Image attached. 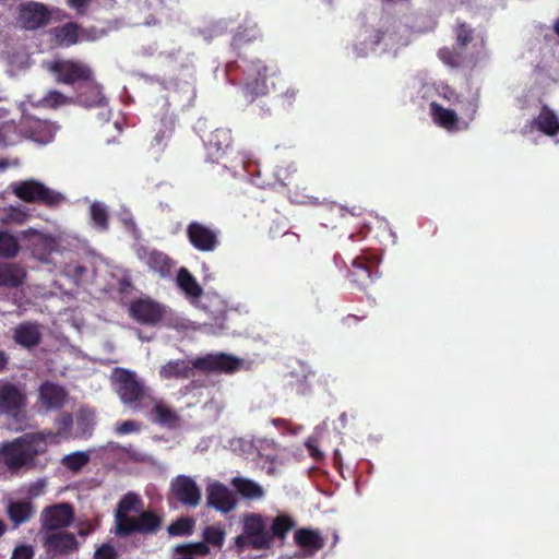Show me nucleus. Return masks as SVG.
Masks as SVG:
<instances>
[{"mask_svg":"<svg viewBox=\"0 0 559 559\" xmlns=\"http://www.w3.org/2000/svg\"><path fill=\"white\" fill-rule=\"evenodd\" d=\"M51 436L53 433L50 430L27 432L2 443L1 463L13 474L22 469L44 468L46 464H39L37 456L47 452V441Z\"/></svg>","mask_w":559,"mask_h":559,"instance_id":"obj_1","label":"nucleus"},{"mask_svg":"<svg viewBox=\"0 0 559 559\" xmlns=\"http://www.w3.org/2000/svg\"><path fill=\"white\" fill-rule=\"evenodd\" d=\"M143 508V501L134 492L126 493L117 504L115 511V534L126 538L132 534H157L164 523V516L155 511H142L138 516H131L130 512H139Z\"/></svg>","mask_w":559,"mask_h":559,"instance_id":"obj_2","label":"nucleus"},{"mask_svg":"<svg viewBox=\"0 0 559 559\" xmlns=\"http://www.w3.org/2000/svg\"><path fill=\"white\" fill-rule=\"evenodd\" d=\"M12 192L24 202L37 203L47 207L57 206L64 200L60 192H57L34 179H27L15 183L12 187Z\"/></svg>","mask_w":559,"mask_h":559,"instance_id":"obj_3","label":"nucleus"},{"mask_svg":"<svg viewBox=\"0 0 559 559\" xmlns=\"http://www.w3.org/2000/svg\"><path fill=\"white\" fill-rule=\"evenodd\" d=\"M111 380L115 391L123 404L133 405L145 395L143 382L131 370L116 368L112 371Z\"/></svg>","mask_w":559,"mask_h":559,"instance_id":"obj_4","label":"nucleus"},{"mask_svg":"<svg viewBox=\"0 0 559 559\" xmlns=\"http://www.w3.org/2000/svg\"><path fill=\"white\" fill-rule=\"evenodd\" d=\"M267 67L261 60L246 63L241 94L247 103H253L258 97L267 94Z\"/></svg>","mask_w":559,"mask_h":559,"instance_id":"obj_5","label":"nucleus"},{"mask_svg":"<svg viewBox=\"0 0 559 559\" xmlns=\"http://www.w3.org/2000/svg\"><path fill=\"white\" fill-rule=\"evenodd\" d=\"M48 70L56 75V80L63 84L93 82V71L80 61L56 60L48 66Z\"/></svg>","mask_w":559,"mask_h":559,"instance_id":"obj_6","label":"nucleus"},{"mask_svg":"<svg viewBox=\"0 0 559 559\" xmlns=\"http://www.w3.org/2000/svg\"><path fill=\"white\" fill-rule=\"evenodd\" d=\"M202 498L201 489L191 476L178 475L170 481L168 500L188 508H195Z\"/></svg>","mask_w":559,"mask_h":559,"instance_id":"obj_7","label":"nucleus"},{"mask_svg":"<svg viewBox=\"0 0 559 559\" xmlns=\"http://www.w3.org/2000/svg\"><path fill=\"white\" fill-rule=\"evenodd\" d=\"M27 397L19 385L3 381L0 382V414L17 420L25 411Z\"/></svg>","mask_w":559,"mask_h":559,"instance_id":"obj_8","label":"nucleus"},{"mask_svg":"<svg viewBox=\"0 0 559 559\" xmlns=\"http://www.w3.org/2000/svg\"><path fill=\"white\" fill-rule=\"evenodd\" d=\"M190 245L200 252H213L219 245V230L201 222L192 221L186 229Z\"/></svg>","mask_w":559,"mask_h":559,"instance_id":"obj_9","label":"nucleus"},{"mask_svg":"<svg viewBox=\"0 0 559 559\" xmlns=\"http://www.w3.org/2000/svg\"><path fill=\"white\" fill-rule=\"evenodd\" d=\"M57 129L58 127L55 123L33 116H23L21 119L23 138L41 145L53 140Z\"/></svg>","mask_w":559,"mask_h":559,"instance_id":"obj_10","label":"nucleus"},{"mask_svg":"<svg viewBox=\"0 0 559 559\" xmlns=\"http://www.w3.org/2000/svg\"><path fill=\"white\" fill-rule=\"evenodd\" d=\"M74 519V510L70 503L62 502L46 507L40 514L41 531L48 533L68 527Z\"/></svg>","mask_w":559,"mask_h":559,"instance_id":"obj_11","label":"nucleus"},{"mask_svg":"<svg viewBox=\"0 0 559 559\" xmlns=\"http://www.w3.org/2000/svg\"><path fill=\"white\" fill-rule=\"evenodd\" d=\"M129 312L136 322L145 325H155L163 320L166 309L153 299L139 298L131 302Z\"/></svg>","mask_w":559,"mask_h":559,"instance_id":"obj_12","label":"nucleus"},{"mask_svg":"<svg viewBox=\"0 0 559 559\" xmlns=\"http://www.w3.org/2000/svg\"><path fill=\"white\" fill-rule=\"evenodd\" d=\"M241 364V360L228 354H207L203 357H198L192 360L194 369L206 372H224L230 373L236 371Z\"/></svg>","mask_w":559,"mask_h":559,"instance_id":"obj_13","label":"nucleus"},{"mask_svg":"<svg viewBox=\"0 0 559 559\" xmlns=\"http://www.w3.org/2000/svg\"><path fill=\"white\" fill-rule=\"evenodd\" d=\"M242 530L253 539L251 543L252 549L267 550L271 548V538L266 530V522L261 514H246L242 519Z\"/></svg>","mask_w":559,"mask_h":559,"instance_id":"obj_14","label":"nucleus"},{"mask_svg":"<svg viewBox=\"0 0 559 559\" xmlns=\"http://www.w3.org/2000/svg\"><path fill=\"white\" fill-rule=\"evenodd\" d=\"M51 12L39 2L22 4L19 10V23L24 29L34 31L49 24Z\"/></svg>","mask_w":559,"mask_h":559,"instance_id":"obj_15","label":"nucleus"},{"mask_svg":"<svg viewBox=\"0 0 559 559\" xmlns=\"http://www.w3.org/2000/svg\"><path fill=\"white\" fill-rule=\"evenodd\" d=\"M207 504L222 513L231 512L237 506V499L228 487L219 481L210 484L206 488Z\"/></svg>","mask_w":559,"mask_h":559,"instance_id":"obj_16","label":"nucleus"},{"mask_svg":"<svg viewBox=\"0 0 559 559\" xmlns=\"http://www.w3.org/2000/svg\"><path fill=\"white\" fill-rule=\"evenodd\" d=\"M44 547L49 554L57 556L76 550L79 543L73 533L48 532L44 537Z\"/></svg>","mask_w":559,"mask_h":559,"instance_id":"obj_17","label":"nucleus"},{"mask_svg":"<svg viewBox=\"0 0 559 559\" xmlns=\"http://www.w3.org/2000/svg\"><path fill=\"white\" fill-rule=\"evenodd\" d=\"M12 337L21 347L32 349L41 343L40 325L32 321L22 322L13 330Z\"/></svg>","mask_w":559,"mask_h":559,"instance_id":"obj_18","label":"nucleus"},{"mask_svg":"<svg viewBox=\"0 0 559 559\" xmlns=\"http://www.w3.org/2000/svg\"><path fill=\"white\" fill-rule=\"evenodd\" d=\"M350 281L361 290H365L377 277V269L365 258H356L349 271Z\"/></svg>","mask_w":559,"mask_h":559,"instance_id":"obj_19","label":"nucleus"},{"mask_svg":"<svg viewBox=\"0 0 559 559\" xmlns=\"http://www.w3.org/2000/svg\"><path fill=\"white\" fill-rule=\"evenodd\" d=\"M231 132L225 128H217L211 132L205 141L207 154L213 159L222 157L231 146Z\"/></svg>","mask_w":559,"mask_h":559,"instance_id":"obj_20","label":"nucleus"},{"mask_svg":"<svg viewBox=\"0 0 559 559\" xmlns=\"http://www.w3.org/2000/svg\"><path fill=\"white\" fill-rule=\"evenodd\" d=\"M67 391L52 382H45L39 388V399L47 409H59L67 401Z\"/></svg>","mask_w":559,"mask_h":559,"instance_id":"obj_21","label":"nucleus"},{"mask_svg":"<svg viewBox=\"0 0 559 559\" xmlns=\"http://www.w3.org/2000/svg\"><path fill=\"white\" fill-rule=\"evenodd\" d=\"M531 130H537L548 136L559 133V118L548 106H543L539 115L530 122Z\"/></svg>","mask_w":559,"mask_h":559,"instance_id":"obj_22","label":"nucleus"},{"mask_svg":"<svg viewBox=\"0 0 559 559\" xmlns=\"http://www.w3.org/2000/svg\"><path fill=\"white\" fill-rule=\"evenodd\" d=\"M26 272L19 263L0 261V287L17 288L24 284Z\"/></svg>","mask_w":559,"mask_h":559,"instance_id":"obj_23","label":"nucleus"},{"mask_svg":"<svg viewBox=\"0 0 559 559\" xmlns=\"http://www.w3.org/2000/svg\"><path fill=\"white\" fill-rule=\"evenodd\" d=\"M34 513L35 507L28 500L10 501L7 508V514L14 527L29 521Z\"/></svg>","mask_w":559,"mask_h":559,"instance_id":"obj_24","label":"nucleus"},{"mask_svg":"<svg viewBox=\"0 0 559 559\" xmlns=\"http://www.w3.org/2000/svg\"><path fill=\"white\" fill-rule=\"evenodd\" d=\"M294 540L299 547L310 552H317L325 545L324 538L312 528L297 530L294 534Z\"/></svg>","mask_w":559,"mask_h":559,"instance_id":"obj_25","label":"nucleus"},{"mask_svg":"<svg viewBox=\"0 0 559 559\" xmlns=\"http://www.w3.org/2000/svg\"><path fill=\"white\" fill-rule=\"evenodd\" d=\"M150 419L168 429H175L179 426L180 417L176 411L171 409L166 404L158 402L151 409Z\"/></svg>","mask_w":559,"mask_h":559,"instance_id":"obj_26","label":"nucleus"},{"mask_svg":"<svg viewBox=\"0 0 559 559\" xmlns=\"http://www.w3.org/2000/svg\"><path fill=\"white\" fill-rule=\"evenodd\" d=\"M192 361L183 359L169 360L159 369V377L164 380L188 379L192 374Z\"/></svg>","mask_w":559,"mask_h":559,"instance_id":"obj_27","label":"nucleus"},{"mask_svg":"<svg viewBox=\"0 0 559 559\" xmlns=\"http://www.w3.org/2000/svg\"><path fill=\"white\" fill-rule=\"evenodd\" d=\"M144 259L148 269L159 274V276L166 277L171 273L174 262L166 253L152 250L145 253Z\"/></svg>","mask_w":559,"mask_h":559,"instance_id":"obj_28","label":"nucleus"},{"mask_svg":"<svg viewBox=\"0 0 559 559\" xmlns=\"http://www.w3.org/2000/svg\"><path fill=\"white\" fill-rule=\"evenodd\" d=\"M231 486L242 498L248 500H259L265 495L263 487L249 478L234 477Z\"/></svg>","mask_w":559,"mask_h":559,"instance_id":"obj_29","label":"nucleus"},{"mask_svg":"<svg viewBox=\"0 0 559 559\" xmlns=\"http://www.w3.org/2000/svg\"><path fill=\"white\" fill-rule=\"evenodd\" d=\"M433 121L441 128L452 131L457 129L459 118L454 110L442 107L436 102L430 104Z\"/></svg>","mask_w":559,"mask_h":559,"instance_id":"obj_30","label":"nucleus"},{"mask_svg":"<svg viewBox=\"0 0 559 559\" xmlns=\"http://www.w3.org/2000/svg\"><path fill=\"white\" fill-rule=\"evenodd\" d=\"M177 285L191 300H197L203 295L202 287L186 267L178 271Z\"/></svg>","mask_w":559,"mask_h":559,"instance_id":"obj_31","label":"nucleus"},{"mask_svg":"<svg viewBox=\"0 0 559 559\" xmlns=\"http://www.w3.org/2000/svg\"><path fill=\"white\" fill-rule=\"evenodd\" d=\"M296 522L292 516L281 513L274 516L271 521L269 536L271 538V547L275 538L284 540L287 534L295 527Z\"/></svg>","mask_w":559,"mask_h":559,"instance_id":"obj_32","label":"nucleus"},{"mask_svg":"<svg viewBox=\"0 0 559 559\" xmlns=\"http://www.w3.org/2000/svg\"><path fill=\"white\" fill-rule=\"evenodd\" d=\"M80 25L76 22H68L52 29L57 44L61 47H71L79 43Z\"/></svg>","mask_w":559,"mask_h":559,"instance_id":"obj_33","label":"nucleus"},{"mask_svg":"<svg viewBox=\"0 0 559 559\" xmlns=\"http://www.w3.org/2000/svg\"><path fill=\"white\" fill-rule=\"evenodd\" d=\"M274 177L281 186L286 187L289 191L299 188L300 179L293 163L276 166Z\"/></svg>","mask_w":559,"mask_h":559,"instance_id":"obj_34","label":"nucleus"},{"mask_svg":"<svg viewBox=\"0 0 559 559\" xmlns=\"http://www.w3.org/2000/svg\"><path fill=\"white\" fill-rule=\"evenodd\" d=\"M23 134L21 133V121H4L0 123V146L7 147L15 145L21 141Z\"/></svg>","mask_w":559,"mask_h":559,"instance_id":"obj_35","label":"nucleus"},{"mask_svg":"<svg viewBox=\"0 0 559 559\" xmlns=\"http://www.w3.org/2000/svg\"><path fill=\"white\" fill-rule=\"evenodd\" d=\"M78 99L81 105L88 108L102 107L106 103L100 86L95 83L87 86L85 92L80 93Z\"/></svg>","mask_w":559,"mask_h":559,"instance_id":"obj_36","label":"nucleus"},{"mask_svg":"<svg viewBox=\"0 0 559 559\" xmlns=\"http://www.w3.org/2000/svg\"><path fill=\"white\" fill-rule=\"evenodd\" d=\"M174 131L175 123L173 119L168 117L162 118L160 128L152 141V146L156 148V151H163L166 147L167 142L171 139Z\"/></svg>","mask_w":559,"mask_h":559,"instance_id":"obj_37","label":"nucleus"},{"mask_svg":"<svg viewBox=\"0 0 559 559\" xmlns=\"http://www.w3.org/2000/svg\"><path fill=\"white\" fill-rule=\"evenodd\" d=\"M21 246L17 238L7 230H0V257L13 259L19 254Z\"/></svg>","mask_w":559,"mask_h":559,"instance_id":"obj_38","label":"nucleus"},{"mask_svg":"<svg viewBox=\"0 0 559 559\" xmlns=\"http://www.w3.org/2000/svg\"><path fill=\"white\" fill-rule=\"evenodd\" d=\"M90 215L95 228L107 231L109 228V214L107 206L100 202H94L90 206Z\"/></svg>","mask_w":559,"mask_h":559,"instance_id":"obj_39","label":"nucleus"},{"mask_svg":"<svg viewBox=\"0 0 559 559\" xmlns=\"http://www.w3.org/2000/svg\"><path fill=\"white\" fill-rule=\"evenodd\" d=\"M90 452L76 451L64 455L61 464L70 472L78 473L90 462Z\"/></svg>","mask_w":559,"mask_h":559,"instance_id":"obj_40","label":"nucleus"},{"mask_svg":"<svg viewBox=\"0 0 559 559\" xmlns=\"http://www.w3.org/2000/svg\"><path fill=\"white\" fill-rule=\"evenodd\" d=\"M195 521L190 516H181L173 521L168 527L167 533L170 536H189L193 533Z\"/></svg>","mask_w":559,"mask_h":559,"instance_id":"obj_41","label":"nucleus"},{"mask_svg":"<svg viewBox=\"0 0 559 559\" xmlns=\"http://www.w3.org/2000/svg\"><path fill=\"white\" fill-rule=\"evenodd\" d=\"M456 45L464 49L474 39V29L465 22L457 23L455 27Z\"/></svg>","mask_w":559,"mask_h":559,"instance_id":"obj_42","label":"nucleus"},{"mask_svg":"<svg viewBox=\"0 0 559 559\" xmlns=\"http://www.w3.org/2000/svg\"><path fill=\"white\" fill-rule=\"evenodd\" d=\"M204 544L222 547L225 540V531L218 526H206L203 532Z\"/></svg>","mask_w":559,"mask_h":559,"instance_id":"obj_43","label":"nucleus"},{"mask_svg":"<svg viewBox=\"0 0 559 559\" xmlns=\"http://www.w3.org/2000/svg\"><path fill=\"white\" fill-rule=\"evenodd\" d=\"M438 56L443 63L452 68H459L462 64V53L448 47L440 49Z\"/></svg>","mask_w":559,"mask_h":559,"instance_id":"obj_44","label":"nucleus"},{"mask_svg":"<svg viewBox=\"0 0 559 559\" xmlns=\"http://www.w3.org/2000/svg\"><path fill=\"white\" fill-rule=\"evenodd\" d=\"M41 103L46 107L58 108L60 106H63V105L70 103V99L67 96H64L61 92L53 90V91H49L45 95Z\"/></svg>","mask_w":559,"mask_h":559,"instance_id":"obj_45","label":"nucleus"},{"mask_svg":"<svg viewBox=\"0 0 559 559\" xmlns=\"http://www.w3.org/2000/svg\"><path fill=\"white\" fill-rule=\"evenodd\" d=\"M57 424L59 427L58 432L57 433L52 432L53 436L49 437L48 439L55 438L57 436L67 435L73 426L72 415L69 413L62 414L61 416L58 417Z\"/></svg>","mask_w":559,"mask_h":559,"instance_id":"obj_46","label":"nucleus"},{"mask_svg":"<svg viewBox=\"0 0 559 559\" xmlns=\"http://www.w3.org/2000/svg\"><path fill=\"white\" fill-rule=\"evenodd\" d=\"M93 559H118V552L110 544H103L94 554Z\"/></svg>","mask_w":559,"mask_h":559,"instance_id":"obj_47","label":"nucleus"},{"mask_svg":"<svg viewBox=\"0 0 559 559\" xmlns=\"http://www.w3.org/2000/svg\"><path fill=\"white\" fill-rule=\"evenodd\" d=\"M35 555L31 545H19L14 548L11 559H33Z\"/></svg>","mask_w":559,"mask_h":559,"instance_id":"obj_48","label":"nucleus"},{"mask_svg":"<svg viewBox=\"0 0 559 559\" xmlns=\"http://www.w3.org/2000/svg\"><path fill=\"white\" fill-rule=\"evenodd\" d=\"M141 429V425L134 420H126L117 425L116 432L118 435H128L131 432L139 431Z\"/></svg>","mask_w":559,"mask_h":559,"instance_id":"obj_49","label":"nucleus"},{"mask_svg":"<svg viewBox=\"0 0 559 559\" xmlns=\"http://www.w3.org/2000/svg\"><path fill=\"white\" fill-rule=\"evenodd\" d=\"M309 455L317 462L321 461L323 459V453L320 451L318 445L316 444V441L312 439H308L305 443Z\"/></svg>","mask_w":559,"mask_h":559,"instance_id":"obj_50","label":"nucleus"},{"mask_svg":"<svg viewBox=\"0 0 559 559\" xmlns=\"http://www.w3.org/2000/svg\"><path fill=\"white\" fill-rule=\"evenodd\" d=\"M69 8L74 9L79 14H84L91 0H66Z\"/></svg>","mask_w":559,"mask_h":559,"instance_id":"obj_51","label":"nucleus"},{"mask_svg":"<svg viewBox=\"0 0 559 559\" xmlns=\"http://www.w3.org/2000/svg\"><path fill=\"white\" fill-rule=\"evenodd\" d=\"M252 538L250 536L247 535V533H245L242 531V534L238 535L236 538H235V545L237 546V548L242 551L247 548H251V543H252Z\"/></svg>","mask_w":559,"mask_h":559,"instance_id":"obj_52","label":"nucleus"},{"mask_svg":"<svg viewBox=\"0 0 559 559\" xmlns=\"http://www.w3.org/2000/svg\"><path fill=\"white\" fill-rule=\"evenodd\" d=\"M297 95H298V90H296L294 87H289L281 95V98H282L283 104L290 106L296 100Z\"/></svg>","mask_w":559,"mask_h":559,"instance_id":"obj_53","label":"nucleus"},{"mask_svg":"<svg viewBox=\"0 0 559 559\" xmlns=\"http://www.w3.org/2000/svg\"><path fill=\"white\" fill-rule=\"evenodd\" d=\"M45 486L46 481L44 479H38L29 485L27 492L31 497H37L43 492Z\"/></svg>","mask_w":559,"mask_h":559,"instance_id":"obj_54","label":"nucleus"},{"mask_svg":"<svg viewBox=\"0 0 559 559\" xmlns=\"http://www.w3.org/2000/svg\"><path fill=\"white\" fill-rule=\"evenodd\" d=\"M21 235L23 236V238L33 237L38 242H43V243L48 242V238L46 236H44L43 234H40L39 231H37L33 228L22 231Z\"/></svg>","mask_w":559,"mask_h":559,"instance_id":"obj_55","label":"nucleus"},{"mask_svg":"<svg viewBox=\"0 0 559 559\" xmlns=\"http://www.w3.org/2000/svg\"><path fill=\"white\" fill-rule=\"evenodd\" d=\"M9 217L12 222H15L17 224H22L25 218H26V214L21 212V211H12L10 214H9Z\"/></svg>","mask_w":559,"mask_h":559,"instance_id":"obj_56","label":"nucleus"},{"mask_svg":"<svg viewBox=\"0 0 559 559\" xmlns=\"http://www.w3.org/2000/svg\"><path fill=\"white\" fill-rule=\"evenodd\" d=\"M9 361H10L9 355L4 350L0 349V372L7 370Z\"/></svg>","mask_w":559,"mask_h":559,"instance_id":"obj_57","label":"nucleus"},{"mask_svg":"<svg viewBox=\"0 0 559 559\" xmlns=\"http://www.w3.org/2000/svg\"><path fill=\"white\" fill-rule=\"evenodd\" d=\"M361 319H362V318H359V317H357V316H355V314H348L347 317H345V318L343 319V321H342V322H343V324H344V325H346V326H348V328H349L352 324H356V323H358Z\"/></svg>","mask_w":559,"mask_h":559,"instance_id":"obj_58","label":"nucleus"},{"mask_svg":"<svg viewBox=\"0 0 559 559\" xmlns=\"http://www.w3.org/2000/svg\"><path fill=\"white\" fill-rule=\"evenodd\" d=\"M272 425L277 427V428H284V429H287L290 425V423L284 418H273L271 420Z\"/></svg>","mask_w":559,"mask_h":559,"instance_id":"obj_59","label":"nucleus"},{"mask_svg":"<svg viewBox=\"0 0 559 559\" xmlns=\"http://www.w3.org/2000/svg\"><path fill=\"white\" fill-rule=\"evenodd\" d=\"M245 40H246V39H245L243 33H242L241 31H238V32L234 35V37H233V43H231V44H233L235 47H240V46H241V44H242Z\"/></svg>","mask_w":559,"mask_h":559,"instance_id":"obj_60","label":"nucleus"},{"mask_svg":"<svg viewBox=\"0 0 559 559\" xmlns=\"http://www.w3.org/2000/svg\"><path fill=\"white\" fill-rule=\"evenodd\" d=\"M466 110L469 111V115H468L469 119H474V116H475L476 110H477V104L475 102H473V100L467 102Z\"/></svg>","mask_w":559,"mask_h":559,"instance_id":"obj_61","label":"nucleus"},{"mask_svg":"<svg viewBox=\"0 0 559 559\" xmlns=\"http://www.w3.org/2000/svg\"><path fill=\"white\" fill-rule=\"evenodd\" d=\"M80 32H81V35L83 36V38H86L90 40H94L96 38V36L94 35L96 31L94 28L80 29Z\"/></svg>","mask_w":559,"mask_h":559,"instance_id":"obj_62","label":"nucleus"},{"mask_svg":"<svg viewBox=\"0 0 559 559\" xmlns=\"http://www.w3.org/2000/svg\"><path fill=\"white\" fill-rule=\"evenodd\" d=\"M5 531H7L5 523L2 520H0V537L5 533Z\"/></svg>","mask_w":559,"mask_h":559,"instance_id":"obj_63","label":"nucleus"},{"mask_svg":"<svg viewBox=\"0 0 559 559\" xmlns=\"http://www.w3.org/2000/svg\"><path fill=\"white\" fill-rule=\"evenodd\" d=\"M554 32L559 36V17L554 23Z\"/></svg>","mask_w":559,"mask_h":559,"instance_id":"obj_64","label":"nucleus"}]
</instances>
